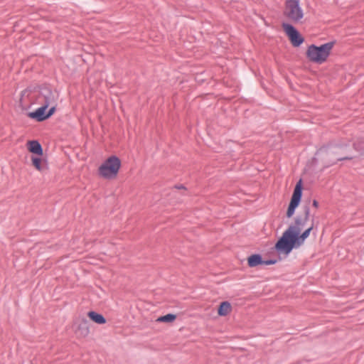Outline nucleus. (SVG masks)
<instances>
[{
  "mask_svg": "<svg viewBox=\"0 0 364 364\" xmlns=\"http://www.w3.org/2000/svg\"><path fill=\"white\" fill-rule=\"evenodd\" d=\"M310 210L308 206L304 208V215H298L294 221L283 232L282 236L275 244V249L279 253L289 254L294 248L301 247L314 229V222L301 234L308 221Z\"/></svg>",
  "mask_w": 364,
  "mask_h": 364,
  "instance_id": "f257e3e1",
  "label": "nucleus"
},
{
  "mask_svg": "<svg viewBox=\"0 0 364 364\" xmlns=\"http://www.w3.org/2000/svg\"><path fill=\"white\" fill-rule=\"evenodd\" d=\"M317 154L325 156L328 165L335 164L338 161L351 160L354 158L348 154L346 146L338 145L322 147Z\"/></svg>",
  "mask_w": 364,
  "mask_h": 364,
  "instance_id": "f03ea898",
  "label": "nucleus"
},
{
  "mask_svg": "<svg viewBox=\"0 0 364 364\" xmlns=\"http://www.w3.org/2000/svg\"><path fill=\"white\" fill-rule=\"evenodd\" d=\"M333 45L334 42H328L320 46L311 45L306 51L307 58L312 62L321 64L326 60Z\"/></svg>",
  "mask_w": 364,
  "mask_h": 364,
  "instance_id": "7ed1b4c3",
  "label": "nucleus"
},
{
  "mask_svg": "<svg viewBox=\"0 0 364 364\" xmlns=\"http://www.w3.org/2000/svg\"><path fill=\"white\" fill-rule=\"evenodd\" d=\"M121 166L119 159L115 156L109 157L98 168L100 176L110 179L117 176Z\"/></svg>",
  "mask_w": 364,
  "mask_h": 364,
  "instance_id": "20e7f679",
  "label": "nucleus"
},
{
  "mask_svg": "<svg viewBox=\"0 0 364 364\" xmlns=\"http://www.w3.org/2000/svg\"><path fill=\"white\" fill-rule=\"evenodd\" d=\"M284 14L294 23L300 22L304 17V11L299 0H287Z\"/></svg>",
  "mask_w": 364,
  "mask_h": 364,
  "instance_id": "39448f33",
  "label": "nucleus"
},
{
  "mask_svg": "<svg viewBox=\"0 0 364 364\" xmlns=\"http://www.w3.org/2000/svg\"><path fill=\"white\" fill-rule=\"evenodd\" d=\"M58 94L57 91L52 90L49 87H42L37 96L36 100L38 104L47 107H55L57 105Z\"/></svg>",
  "mask_w": 364,
  "mask_h": 364,
  "instance_id": "423d86ee",
  "label": "nucleus"
},
{
  "mask_svg": "<svg viewBox=\"0 0 364 364\" xmlns=\"http://www.w3.org/2000/svg\"><path fill=\"white\" fill-rule=\"evenodd\" d=\"M302 196V186H301V180H300L296 185L290 203L289 205L287 211V217L290 218L293 216L295 212V209L299 205L301 198Z\"/></svg>",
  "mask_w": 364,
  "mask_h": 364,
  "instance_id": "0eeeda50",
  "label": "nucleus"
},
{
  "mask_svg": "<svg viewBox=\"0 0 364 364\" xmlns=\"http://www.w3.org/2000/svg\"><path fill=\"white\" fill-rule=\"evenodd\" d=\"M282 28L294 46L298 47L304 42V38L299 35V32L293 26L284 23Z\"/></svg>",
  "mask_w": 364,
  "mask_h": 364,
  "instance_id": "6e6552de",
  "label": "nucleus"
},
{
  "mask_svg": "<svg viewBox=\"0 0 364 364\" xmlns=\"http://www.w3.org/2000/svg\"><path fill=\"white\" fill-rule=\"evenodd\" d=\"M48 107L42 105L38 108L35 112H30L28 116L32 119H36L38 122L43 121L50 117L55 112V107H50L49 111L46 113V110Z\"/></svg>",
  "mask_w": 364,
  "mask_h": 364,
  "instance_id": "1a4fd4ad",
  "label": "nucleus"
},
{
  "mask_svg": "<svg viewBox=\"0 0 364 364\" xmlns=\"http://www.w3.org/2000/svg\"><path fill=\"white\" fill-rule=\"evenodd\" d=\"M28 149L29 151L39 156L43 155V149L41 144L37 141H29L28 142Z\"/></svg>",
  "mask_w": 364,
  "mask_h": 364,
  "instance_id": "9d476101",
  "label": "nucleus"
},
{
  "mask_svg": "<svg viewBox=\"0 0 364 364\" xmlns=\"http://www.w3.org/2000/svg\"><path fill=\"white\" fill-rule=\"evenodd\" d=\"M247 264L250 267H255L263 264L262 256L258 254L252 255L247 259Z\"/></svg>",
  "mask_w": 364,
  "mask_h": 364,
  "instance_id": "9b49d317",
  "label": "nucleus"
},
{
  "mask_svg": "<svg viewBox=\"0 0 364 364\" xmlns=\"http://www.w3.org/2000/svg\"><path fill=\"white\" fill-rule=\"evenodd\" d=\"M77 333L82 337L87 336L90 333L88 321L83 318L78 326Z\"/></svg>",
  "mask_w": 364,
  "mask_h": 364,
  "instance_id": "f8f14e48",
  "label": "nucleus"
},
{
  "mask_svg": "<svg viewBox=\"0 0 364 364\" xmlns=\"http://www.w3.org/2000/svg\"><path fill=\"white\" fill-rule=\"evenodd\" d=\"M87 316L92 321L97 324H104L106 323L105 318L102 314L95 311H89Z\"/></svg>",
  "mask_w": 364,
  "mask_h": 364,
  "instance_id": "ddd939ff",
  "label": "nucleus"
},
{
  "mask_svg": "<svg viewBox=\"0 0 364 364\" xmlns=\"http://www.w3.org/2000/svg\"><path fill=\"white\" fill-rule=\"evenodd\" d=\"M232 310V306L228 301H223L220 304L218 313L220 316H225Z\"/></svg>",
  "mask_w": 364,
  "mask_h": 364,
  "instance_id": "4468645a",
  "label": "nucleus"
},
{
  "mask_svg": "<svg viewBox=\"0 0 364 364\" xmlns=\"http://www.w3.org/2000/svg\"><path fill=\"white\" fill-rule=\"evenodd\" d=\"M176 318L175 314H168L163 316H160L156 319L158 322L171 323L173 322Z\"/></svg>",
  "mask_w": 364,
  "mask_h": 364,
  "instance_id": "2eb2a0df",
  "label": "nucleus"
},
{
  "mask_svg": "<svg viewBox=\"0 0 364 364\" xmlns=\"http://www.w3.org/2000/svg\"><path fill=\"white\" fill-rule=\"evenodd\" d=\"M32 164L38 171H43L44 166L42 165V159L38 157H32Z\"/></svg>",
  "mask_w": 364,
  "mask_h": 364,
  "instance_id": "dca6fc26",
  "label": "nucleus"
},
{
  "mask_svg": "<svg viewBox=\"0 0 364 364\" xmlns=\"http://www.w3.org/2000/svg\"><path fill=\"white\" fill-rule=\"evenodd\" d=\"M276 262H277L276 259L263 260V264H262L270 265V264H274Z\"/></svg>",
  "mask_w": 364,
  "mask_h": 364,
  "instance_id": "f3484780",
  "label": "nucleus"
},
{
  "mask_svg": "<svg viewBox=\"0 0 364 364\" xmlns=\"http://www.w3.org/2000/svg\"><path fill=\"white\" fill-rule=\"evenodd\" d=\"M313 206L315 207V208H318V203L317 200H313V203H312Z\"/></svg>",
  "mask_w": 364,
  "mask_h": 364,
  "instance_id": "a211bd4d",
  "label": "nucleus"
},
{
  "mask_svg": "<svg viewBox=\"0 0 364 364\" xmlns=\"http://www.w3.org/2000/svg\"><path fill=\"white\" fill-rule=\"evenodd\" d=\"M26 93V90H24L23 92H22V97Z\"/></svg>",
  "mask_w": 364,
  "mask_h": 364,
  "instance_id": "6ab92c4d",
  "label": "nucleus"
}]
</instances>
